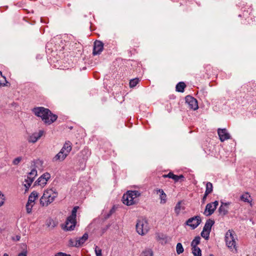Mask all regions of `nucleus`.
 <instances>
[{
    "label": "nucleus",
    "instance_id": "obj_1",
    "mask_svg": "<svg viewBox=\"0 0 256 256\" xmlns=\"http://www.w3.org/2000/svg\"><path fill=\"white\" fill-rule=\"evenodd\" d=\"M36 116L40 117L44 124H50L55 122L58 116L53 114L48 108L44 107H37L32 110Z\"/></svg>",
    "mask_w": 256,
    "mask_h": 256
},
{
    "label": "nucleus",
    "instance_id": "obj_2",
    "mask_svg": "<svg viewBox=\"0 0 256 256\" xmlns=\"http://www.w3.org/2000/svg\"><path fill=\"white\" fill-rule=\"evenodd\" d=\"M58 194L54 188H50L45 190L42 196L40 198V204L42 206H47L52 202L58 196Z\"/></svg>",
    "mask_w": 256,
    "mask_h": 256
},
{
    "label": "nucleus",
    "instance_id": "obj_3",
    "mask_svg": "<svg viewBox=\"0 0 256 256\" xmlns=\"http://www.w3.org/2000/svg\"><path fill=\"white\" fill-rule=\"evenodd\" d=\"M136 230L140 235L144 236L146 234L149 230L147 220L144 218L138 219L136 224Z\"/></svg>",
    "mask_w": 256,
    "mask_h": 256
},
{
    "label": "nucleus",
    "instance_id": "obj_4",
    "mask_svg": "<svg viewBox=\"0 0 256 256\" xmlns=\"http://www.w3.org/2000/svg\"><path fill=\"white\" fill-rule=\"evenodd\" d=\"M232 231L228 230L225 236L226 246L230 249H236V242L232 234Z\"/></svg>",
    "mask_w": 256,
    "mask_h": 256
},
{
    "label": "nucleus",
    "instance_id": "obj_5",
    "mask_svg": "<svg viewBox=\"0 0 256 256\" xmlns=\"http://www.w3.org/2000/svg\"><path fill=\"white\" fill-rule=\"evenodd\" d=\"M202 219L198 216H194L192 218H188L186 224V225L190 226L192 229H194L197 228L198 225L201 223Z\"/></svg>",
    "mask_w": 256,
    "mask_h": 256
},
{
    "label": "nucleus",
    "instance_id": "obj_6",
    "mask_svg": "<svg viewBox=\"0 0 256 256\" xmlns=\"http://www.w3.org/2000/svg\"><path fill=\"white\" fill-rule=\"evenodd\" d=\"M218 204V202L217 200L213 202L208 203L206 204L204 214L206 216H210L212 215L216 210L217 206Z\"/></svg>",
    "mask_w": 256,
    "mask_h": 256
},
{
    "label": "nucleus",
    "instance_id": "obj_7",
    "mask_svg": "<svg viewBox=\"0 0 256 256\" xmlns=\"http://www.w3.org/2000/svg\"><path fill=\"white\" fill-rule=\"evenodd\" d=\"M186 102L190 109L196 110L198 108L197 100L190 96H186Z\"/></svg>",
    "mask_w": 256,
    "mask_h": 256
},
{
    "label": "nucleus",
    "instance_id": "obj_8",
    "mask_svg": "<svg viewBox=\"0 0 256 256\" xmlns=\"http://www.w3.org/2000/svg\"><path fill=\"white\" fill-rule=\"evenodd\" d=\"M44 131L40 130L38 132H35L29 135L27 138V140L29 143L34 144L43 135Z\"/></svg>",
    "mask_w": 256,
    "mask_h": 256
},
{
    "label": "nucleus",
    "instance_id": "obj_9",
    "mask_svg": "<svg viewBox=\"0 0 256 256\" xmlns=\"http://www.w3.org/2000/svg\"><path fill=\"white\" fill-rule=\"evenodd\" d=\"M218 134L222 142L230 138V136L226 128H218Z\"/></svg>",
    "mask_w": 256,
    "mask_h": 256
},
{
    "label": "nucleus",
    "instance_id": "obj_10",
    "mask_svg": "<svg viewBox=\"0 0 256 256\" xmlns=\"http://www.w3.org/2000/svg\"><path fill=\"white\" fill-rule=\"evenodd\" d=\"M50 178V174L48 172L44 173L36 182V184L44 186Z\"/></svg>",
    "mask_w": 256,
    "mask_h": 256
},
{
    "label": "nucleus",
    "instance_id": "obj_11",
    "mask_svg": "<svg viewBox=\"0 0 256 256\" xmlns=\"http://www.w3.org/2000/svg\"><path fill=\"white\" fill-rule=\"evenodd\" d=\"M78 206H75L74 208L72 209V214L69 216L68 217L67 219H66V224L67 225H68V224H70V226H68V228H70V229H72V227H74V220H76V212H77V209H78Z\"/></svg>",
    "mask_w": 256,
    "mask_h": 256
},
{
    "label": "nucleus",
    "instance_id": "obj_12",
    "mask_svg": "<svg viewBox=\"0 0 256 256\" xmlns=\"http://www.w3.org/2000/svg\"><path fill=\"white\" fill-rule=\"evenodd\" d=\"M104 48V44L102 42L100 41H96L94 42L92 54L94 55H97L100 54Z\"/></svg>",
    "mask_w": 256,
    "mask_h": 256
},
{
    "label": "nucleus",
    "instance_id": "obj_13",
    "mask_svg": "<svg viewBox=\"0 0 256 256\" xmlns=\"http://www.w3.org/2000/svg\"><path fill=\"white\" fill-rule=\"evenodd\" d=\"M123 203L127 206H130L134 204V197H132L128 192L122 196Z\"/></svg>",
    "mask_w": 256,
    "mask_h": 256
},
{
    "label": "nucleus",
    "instance_id": "obj_14",
    "mask_svg": "<svg viewBox=\"0 0 256 256\" xmlns=\"http://www.w3.org/2000/svg\"><path fill=\"white\" fill-rule=\"evenodd\" d=\"M72 144L70 142L68 141L66 142L64 146L60 150V151L64 153V156H68L70 152L72 150Z\"/></svg>",
    "mask_w": 256,
    "mask_h": 256
},
{
    "label": "nucleus",
    "instance_id": "obj_15",
    "mask_svg": "<svg viewBox=\"0 0 256 256\" xmlns=\"http://www.w3.org/2000/svg\"><path fill=\"white\" fill-rule=\"evenodd\" d=\"M38 198V193L36 191L32 192L28 196V202L30 204H34L35 201Z\"/></svg>",
    "mask_w": 256,
    "mask_h": 256
},
{
    "label": "nucleus",
    "instance_id": "obj_16",
    "mask_svg": "<svg viewBox=\"0 0 256 256\" xmlns=\"http://www.w3.org/2000/svg\"><path fill=\"white\" fill-rule=\"evenodd\" d=\"M66 156V155L64 156V153L60 150V152L52 158V162L63 161Z\"/></svg>",
    "mask_w": 256,
    "mask_h": 256
},
{
    "label": "nucleus",
    "instance_id": "obj_17",
    "mask_svg": "<svg viewBox=\"0 0 256 256\" xmlns=\"http://www.w3.org/2000/svg\"><path fill=\"white\" fill-rule=\"evenodd\" d=\"M229 204V203H224L222 202V205L218 208V212L222 216H224L227 214L228 210L227 208L226 207Z\"/></svg>",
    "mask_w": 256,
    "mask_h": 256
},
{
    "label": "nucleus",
    "instance_id": "obj_18",
    "mask_svg": "<svg viewBox=\"0 0 256 256\" xmlns=\"http://www.w3.org/2000/svg\"><path fill=\"white\" fill-rule=\"evenodd\" d=\"M164 176L166 177V178H172L174 180L175 182H178L180 179L184 178V177L182 175L177 176V175L174 174L173 173L170 172H169L166 175H164Z\"/></svg>",
    "mask_w": 256,
    "mask_h": 256
},
{
    "label": "nucleus",
    "instance_id": "obj_19",
    "mask_svg": "<svg viewBox=\"0 0 256 256\" xmlns=\"http://www.w3.org/2000/svg\"><path fill=\"white\" fill-rule=\"evenodd\" d=\"M88 235L87 233L84 234L80 238H76L78 247L83 244L88 239Z\"/></svg>",
    "mask_w": 256,
    "mask_h": 256
},
{
    "label": "nucleus",
    "instance_id": "obj_20",
    "mask_svg": "<svg viewBox=\"0 0 256 256\" xmlns=\"http://www.w3.org/2000/svg\"><path fill=\"white\" fill-rule=\"evenodd\" d=\"M214 224V220L208 219L206 220L203 229H204L205 231H206V230L211 231L212 227Z\"/></svg>",
    "mask_w": 256,
    "mask_h": 256
},
{
    "label": "nucleus",
    "instance_id": "obj_21",
    "mask_svg": "<svg viewBox=\"0 0 256 256\" xmlns=\"http://www.w3.org/2000/svg\"><path fill=\"white\" fill-rule=\"evenodd\" d=\"M156 193L160 192V204H164L166 202V195L162 190L158 189L156 190Z\"/></svg>",
    "mask_w": 256,
    "mask_h": 256
},
{
    "label": "nucleus",
    "instance_id": "obj_22",
    "mask_svg": "<svg viewBox=\"0 0 256 256\" xmlns=\"http://www.w3.org/2000/svg\"><path fill=\"white\" fill-rule=\"evenodd\" d=\"M34 180H33V179H32V178H30L28 177L26 178L25 179L24 182V186L26 188V191L30 186H31L32 182H34Z\"/></svg>",
    "mask_w": 256,
    "mask_h": 256
},
{
    "label": "nucleus",
    "instance_id": "obj_23",
    "mask_svg": "<svg viewBox=\"0 0 256 256\" xmlns=\"http://www.w3.org/2000/svg\"><path fill=\"white\" fill-rule=\"evenodd\" d=\"M186 85L184 82H180L176 86V90L178 92H184Z\"/></svg>",
    "mask_w": 256,
    "mask_h": 256
},
{
    "label": "nucleus",
    "instance_id": "obj_24",
    "mask_svg": "<svg viewBox=\"0 0 256 256\" xmlns=\"http://www.w3.org/2000/svg\"><path fill=\"white\" fill-rule=\"evenodd\" d=\"M192 250L194 256H202V251L198 247L192 248Z\"/></svg>",
    "mask_w": 256,
    "mask_h": 256
},
{
    "label": "nucleus",
    "instance_id": "obj_25",
    "mask_svg": "<svg viewBox=\"0 0 256 256\" xmlns=\"http://www.w3.org/2000/svg\"><path fill=\"white\" fill-rule=\"evenodd\" d=\"M212 184L210 182H208L206 184V190L205 191V193H206V194H210L212 191Z\"/></svg>",
    "mask_w": 256,
    "mask_h": 256
},
{
    "label": "nucleus",
    "instance_id": "obj_26",
    "mask_svg": "<svg viewBox=\"0 0 256 256\" xmlns=\"http://www.w3.org/2000/svg\"><path fill=\"white\" fill-rule=\"evenodd\" d=\"M200 238L199 236H196L191 242L192 248L198 247L197 246L200 243Z\"/></svg>",
    "mask_w": 256,
    "mask_h": 256
},
{
    "label": "nucleus",
    "instance_id": "obj_27",
    "mask_svg": "<svg viewBox=\"0 0 256 256\" xmlns=\"http://www.w3.org/2000/svg\"><path fill=\"white\" fill-rule=\"evenodd\" d=\"M181 203H182V202L180 201V202H178L175 208H174V212H176V215H178L180 213V212L181 210H184V208H182V206H181Z\"/></svg>",
    "mask_w": 256,
    "mask_h": 256
},
{
    "label": "nucleus",
    "instance_id": "obj_28",
    "mask_svg": "<svg viewBox=\"0 0 256 256\" xmlns=\"http://www.w3.org/2000/svg\"><path fill=\"white\" fill-rule=\"evenodd\" d=\"M37 175V170H36L35 168H34L32 169L31 172L28 174L27 176L28 178H32L33 180H34L35 176Z\"/></svg>",
    "mask_w": 256,
    "mask_h": 256
},
{
    "label": "nucleus",
    "instance_id": "obj_29",
    "mask_svg": "<svg viewBox=\"0 0 256 256\" xmlns=\"http://www.w3.org/2000/svg\"><path fill=\"white\" fill-rule=\"evenodd\" d=\"M68 246H74V247H78V244L76 238L74 239H70L68 240Z\"/></svg>",
    "mask_w": 256,
    "mask_h": 256
},
{
    "label": "nucleus",
    "instance_id": "obj_30",
    "mask_svg": "<svg viewBox=\"0 0 256 256\" xmlns=\"http://www.w3.org/2000/svg\"><path fill=\"white\" fill-rule=\"evenodd\" d=\"M210 231L206 230V231H205L204 229L202 230V232L200 234L201 236L204 238L205 240H208L210 237Z\"/></svg>",
    "mask_w": 256,
    "mask_h": 256
},
{
    "label": "nucleus",
    "instance_id": "obj_31",
    "mask_svg": "<svg viewBox=\"0 0 256 256\" xmlns=\"http://www.w3.org/2000/svg\"><path fill=\"white\" fill-rule=\"evenodd\" d=\"M184 248L181 243L178 242L176 246V251L178 254H180L184 252Z\"/></svg>",
    "mask_w": 256,
    "mask_h": 256
},
{
    "label": "nucleus",
    "instance_id": "obj_32",
    "mask_svg": "<svg viewBox=\"0 0 256 256\" xmlns=\"http://www.w3.org/2000/svg\"><path fill=\"white\" fill-rule=\"evenodd\" d=\"M130 194L134 198L138 197L140 196V193L138 190H129L127 192Z\"/></svg>",
    "mask_w": 256,
    "mask_h": 256
},
{
    "label": "nucleus",
    "instance_id": "obj_33",
    "mask_svg": "<svg viewBox=\"0 0 256 256\" xmlns=\"http://www.w3.org/2000/svg\"><path fill=\"white\" fill-rule=\"evenodd\" d=\"M139 81L140 80L138 78H135L132 80H131L130 82V88H134L139 82Z\"/></svg>",
    "mask_w": 256,
    "mask_h": 256
},
{
    "label": "nucleus",
    "instance_id": "obj_34",
    "mask_svg": "<svg viewBox=\"0 0 256 256\" xmlns=\"http://www.w3.org/2000/svg\"><path fill=\"white\" fill-rule=\"evenodd\" d=\"M46 225L48 227L53 228L56 226V224L52 219L49 218L46 221Z\"/></svg>",
    "mask_w": 256,
    "mask_h": 256
},
{
    "label": "nucleus",
    "instance_id": "obj_35",
    "mask_svg": "<svg viewBox=\"0 0 256 256\" xmlns=\"http://www.w3.org/2000/svg\"><path fill=\"white\" fill-rule=\"evenodd\" d=\"M141 256H153V252L151 249H147L142 253Z\"/></svg>",
    "mask_w": 256,
    "mask_h": 256
},
{
    "label": "nucleus",
    "instance_id": "obj_36",
    "mask_svg": "<svg viewBox=\"0 0 256 256\" xmlns=\"http://www.w3.org/2000/svg\"><path fill=\"white\" fill-rule=\"evenodd\" d=\"M250 197V196L248 193H246L241 196L240 200L244 202H249L248 198Z\"/></svg>",
    "mask_w": 256,
    "mask_h": 256
},
{
    "label": "nucleus",
    "instance_id": "obj_37",
    "mask_svg": "<svg viewBox=\"0 0 256 256\" xmlns=\"http://www.w3.org/2000/svg\"><path fill=\"white\" fill-rule=\"evenodd\" d=\"M74 227L72 228V229H70V228H68V226H70V224H68V225H67L66 224H66H65V226H64V229L65 230H74V228H75L76 226V220H74Z\"/></svg>",
    "mask_w": 256,
    "mask_h": 256
},
{
    "label": "nucleus",
    "instance_id": "obj_38",
    "mask_svg": "<svg viewBox=\"0 0 256 256\" xmlns=\"http://www.w3.org/2000/svg\"><path fill=\"white\" fill-rule=\"evenodd\" d=\"M34 206V204H30L27 202L26 204V210L27 213L30 214L32 212V208Z\"/></svg>",
    "mask_w": 256,
    "mask_h": 256
},
{
    "label": "nucleus",
    "instance_id": "obj_39",
    "mask_svg": "<svg viewBox=\"0 0 256 256\" xmlns=\"http://www.w3.org/2000/svg\"><path fill=\"white\" fill-rule=\"evenodd\" d=\"M6 78L4 76H2V72L0 71V86H4Z\"/></svg>",
    "mask_w": 256,
    "mask_h": 256
},
{
    "label": "nucleus",
    "instance_id": "obj_40",
    "mask_svg": "<svg viewBox=\"0 0 256 256\" xmlns=\"http://www.w3.org/2000/svg\"><path fill=\"white\" fill-rule=\"evenodd\" d=\"M94 251L96 256H102V250L98 246H95Z\"/></svg>",
    "mask_w": 256,
    "mask_h": 256
},
{
    "label": "nucleus",
    "instance_id": "obj_41",
    "mask_svg": "<svg viewBox=\"0 0 256 256\" xmlns=\"http://www.w3.org/2000/svg\"><path fill=\"white\" fill-rule=\"evenodd\" d=\"M22 158L21 156L17 157L16 158H14L12 161V164L14 165H18V164L22 161Z\"/></svg>",
    "mask_w": 256,
    "mask_h": 256
},
{
    "label": "nucleus",
    "instance_id": "obj_42",
    "mask_svg": "<svg viewBox=\"0 0 256 256\" xmlns=\"http://www.w3.org/2000/svg\"><path fill=\"white\" fill-rule=\"evenodd\" d=\"M4 195L0 192V206L4 203Z\"/></svg>",
    "mask_w": 256,
    "mask_h": 256
},
{
    "label": "nucleus",
    "instance_id": "obj_43",
    "mask_svg": "<svg viewBox=\"0 0 256 256\" xmlns=\"http://www.w3.org/2000/svg\"><path fill=\"white\" fill-rule=\"evenodd\" d=\"M20 239V235H17L15 237H12V240L14 241H19Z\"/></svg>",
    "mask_w": 256,
    "mask_h": 256
},
{
    "label": "nucleus",
    "instance_id": "obj_44",
    "mask_svg": "<svg viewBox=\"0 0 256 256\" xmlns=\"http://www.w3.org/2000/svg\"><path fill=\"white\" fill-rule=\"evenodd\" d=\"M40 162H41L38 160H34L32 162V166H35V165L36 164H40Z\"/></svg>",
    "mask_w": 256,
    "mask_h": 256
},
{
    "label": "nucleus",
    "instance_id": "obj_45",
    "mask_svg": "<svg viewBox=\"0 0 256 256\" xmlns=\"http://www.w3.org/2000/svg\"><path fill=\"white\" fill-rule=\"evenodd\" d=\"M56 256H70V254H64V253H62V252H60V253H58L57 255H56Z\"/></svg>",
    "mask_w": 256,
    "mask_h": 256
},
{
    "label": "nucleus",
    "instance_id": "obj_46",
    "mask_svg": "<svg viewBox=\"0 0 256 256\" xmlns=\"http://www.w3.org/2000/svg\"><path fill=\"white\" fill-rule=\"evenodd\" d=\"M208 194H206V193H204V194L202 198V203H204L205 202V200L207 198Z\"/></svg>",
    "mask_w": 256,
    "mask_h": 256
},
{
    "label": "nucleus",
    "instance_id": "obj_47",
    "mask_svg": "<svg viewBox=\"0 0 256 256\" xmlns=\"http://www.w3.org/2000/svg\"><path fill=\"white\" fill-rule=\"evenodd\" d=\"M18 256H27L26 252H22L18 254Z\"/></svg>",
    "mask_w": 256,
    "mask_h": 256
},
{
    "label": "nucleus",
    "instance_id": "obj_48",
    "mask_svg": "<svg viewBox=\"0 0 256 256\" xmlns=\"http://www.w3.org/2000/svg\"><path fill=\"white\" fill-rule=\"evenodd\" d=\"M114 208H112V209H111V210H110V212H109L110 215H112V214L114 212Z\"/></svg>",
    "mask_w": 256,
    "mask_h": 256
},
{
    "label": "nucleus",
    "instance_id": "obj_49",
    "mask_svg": "<svg viewBox=\"0 0 256 256\" xmlns=\"http://www.w3.org/2000/svg\"><path fill=\"white\" fill-rule=\"evenodd\" d=\"M3 256H8V254L5 253V254H4Z\"/></svg>",
    "mask_w": 256,
    "mask_h": 256
},
{
    "label": "nucleus",
    "instance_id": "obj_50",
    "mask_svg": "<svg viewBox=\"0 0 256 256\" xmlns=\"http://www.w3.org/2000/svg\"><path fill=\"white\" fill-rule=\"evenodd\" d=\"M111 215H110V214H108L106 216V218H109Z\"/></svg>",
    "mask_w": 256,
    "mask_h": 256
},
{
    "label": "nucleus",
    "instance_id": "obj_51",
    "mask_svg": "<svg viewBox=\"0 0 256 256\" xmlns=\"http://www.w3.org/2000/svg\"><path fill=\"white\" fill-rule=\"evenodd\" d=\"M0 82H2V78H0Z\"/></svg>",
    "mask_w": 256,
    "mask_h": 256
},
{
    "label": "nucleus",
    "instance_id": "obj_52",
    "mask_svg": "<svg viewBox=\"0 0 256 256\" xmlns=\"http://www.w3.org/2000/svg\"><path fill=\"white\" fill-rule=\"evenodd\" d=\"M210 256H214L212 254H210Z\"/></svg>",
    "mask_w": 256,
    "mask_h": 256
}]
</instances>
